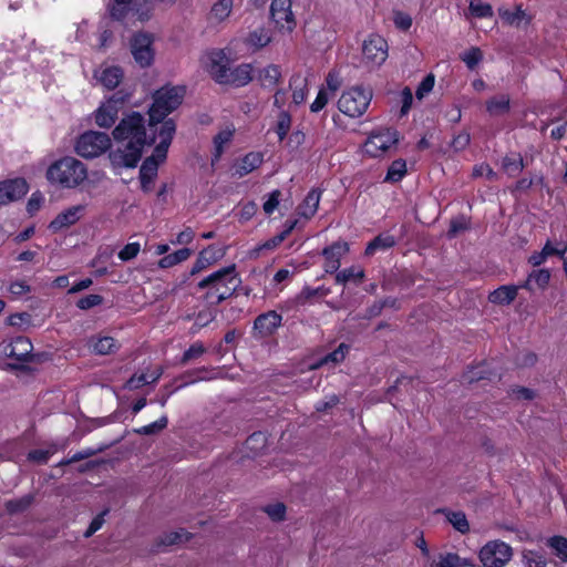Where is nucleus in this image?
I'll list each match as a JSON object with an SVG mask.
<instances>
[{"label": "nucleus", "instance_id": "obj_1", "mask_svg": "<svg viewBox=\"0 0 567 567\" xmlns=\"http://www.w3.org/2000/svg\"><path fill=\"white\" fill-rule=\"evenodd\" d=\"M161 127L150 130L145 126V118L138 112H131L124 116L113 130L114 140L121 144L109 155L115 167H135L140 162L143 148L158 140Z\"/></svg>", "mask_w": 567, "mask_h": 567}, {"label": "nucleus", "instance_id": "obj_2", "mask_svg": "<svg viewBox=\"0 0 567 567\" xmlns=\"http://www.w3.org/2000/svg\"><path fill=\"white\" fill-rule=\"evenodd\" d=\"M175 132L176 125L173 120L162 124L158 133V144L155 146L153 154L143 162L140 169V179L144 192L151 190L152 183L157 175L158 165L166 159Z\"/></svg>", "mask_w": 567, "mask_h": 567}, {"label": "nucleus", "instance_id": "obj_3", "mask_svg": "<svg viewBox=\"0 0 567 567\" xmlns=\"http://www.w3.org/2000/svg\"><path fill=\"white\" fill-rule=\"evenodd\" d=\"M185 87L179 85H164L153 94V103L150 106V130L161 127L168 114L174 112L183 102ZM171 118H168L169 121Z\"/></svg>", "mask_w": 567, "mask_h": 567}, {"label": "nucleus", "instance_id": "obj_4", "mask_svg": "<svg viewBox=\"0 0 567 567\" xmlns=\"http://www.w3.org/2000/svg\"><path fill=\"white\" fill-rule=\"evenodd\" d=\"M47 179L62 188H75L87 178L86 166L72 156L62 157L47 169Z\"/></svg>", "mask_w": 567, "mask_h": 567}, {"label": "nucleus", "instance_id": "obj_5", "mask_svg": "<svg viewBox=\"0 0 567 567\" xmlns=\"http://www.w3.org/2000/svg\"><path fill=\"white\" fill-rule=\"evenodd\" d=\"M239 279L236 275L235 266L221 268L198 282L199 289L208 288L206 299L216 298V303L228 299L237 289Z\"/></svg>", "mask_w": 567, "mask_h": 567}, {"label": "nucleus", "instance_id": "obj_6", "mask_svg": "<svg viewBox=\"0 0 567 567\" xmlns=\"http://www.w3.org/2000/svg\"><path fill=\"white\" fill-rule=\"evenodd\" d=\"M371 99V90L353 86L341 94L338 101V109L350 117H359L367 111Z\"/></svg>", "mask_w": 567, "mask_h": 567}, {"label": "nucleus", "instance_id": "obj_7", "mask_svg": "<svg viewBox=\"0 0 567 567\" xmlns=\"http://www.w3.org/2000/svg\"><path fill=\"white\" fill-rule=\"evenodd\" d=\"M111 147V138L106 133L87 131L84 132L76 141L75 152L84 158H94Z\"/></svg>", "mask_w": 567, "mask_h": 567}, {"label": "nucleus", "instance_id": "obj_8", "mask_svg": "<svg viewBox=\"0 0 567 567\" xmlns=\"http://www.w3.org/2000/svg\"><path fill=\"white\" fill-rule=\"evenodd\" d=\"M512 557L513 548L499 539L487 542L478 551L483 567H505Z\"/></svg>", "mask_w": 567, "mask_h": 567}, {"label": "nucleus", "instance_id": "obj_9", "mask_svg": "<svg viewBox=\"0 0 567 567\" xmlns=\"http://www.w3.org/2000/svg\"><path fill=\"white\" fill-rule=\"evenodd\" d=\"M130 51L136 64L148 68L155 59L154 35L147 32H137L130 40Z\"/></svg>", "mask_w": 567, "mask_h": 567}, {"label": "nucleus", "instance_id": "obj_10", "mask_svg": "<svg viewBox=\"0 0 567 567\" xmlns=\"http://www.w3.org/2000/svg\"><path fill=\"white\" fill-rule=\"evenodd\" d=\"M398 143V132L395 130L385 128L375 131L370 134L364 143V152L372 156L379 157L388 152Z\"/></svg>", "mask_w": 567, "mask_h": 567}, {"label": "nucleus", "instance_id": "obj_11", "mask_svg": "<svg viewBox=\"0 0 567 567\" xmlns=\"http://www.w3.org/2000/svg\"><path fill=\"white\" fill-rule=\"evenodd\" d=\"M270 17L278 31L290 33L296 28L295 14L291 10V0H272Z\"/></svg>", "mask_w": 567, "mask_h": 567}, {"label": "nucleus", "instance_id": "obj_12", "mask_svg": "<svg viewBox=\"0 0 567 567\" xmlns=\"http://www.w3.org/2000/svg\"><path fill=\"white\" fill-rule=\"evenodd\" d=\"M388 42L379 34H371L362 45L363 60L368 65L380 66L388 58Z\"/></svg>", "mask_w": 567, "mask_h": 567}, {"label": "nucleus", "instance_id": "obj_13", "mask_svg": "<svg viewBox=\"0 0 567 567\" xmlns=\"http://www.w3.org/2000/svg\"><path fill=\"white\" fill-rule=\"evenodd\" d=\"M122 104L123 100L115 96L103 102L94 113L95 124L103 128L111 127L117 120Z\"/></svg>", "mask_w": 567, "mask_h": 567}, {"label": "nucleus", "instance_id": "obj_14", "mask_svg": "<svg viewBox=\"0 0 567 567\" xmlns=\"http://www.w3.org/2000/svg\"><path fill=\"white\" fill-rule=\"evenodd\" d=\"M204 63L208 73L216 82L224 84L227 81L226 75L229 70V61L221 50L209 52Z\"/></svg>", "mask_w": 567, "mask_h": 567}, {"label": "nucleus", "instance_id": "obj_15", "mask_svg": "<svg viewBox=\"0 0 567 567\" xmlns=\"http://www.w3.org/2000/svg\"><path fill=\"white\" fill-rule=\"evenodd\" d=\"M28 189L29 186L23 178L0 182V206L22 198L28 193Z\"/></svg>", "mask_w": 567, "mask_h": 567}, {"label": "nucleus", "instance_id": "obj_16", "mask_svg": "<svg viewBox=\"0 0 567 567\" xmlns=\"http://www.w3.org/2000/svg\"><path fill=\"white\" fill-rule=\"evenodd\" d=\"M349 252V244L347 241H336L322 250L324 257L323 268L326 272H336L341 265V259Z\"/></svg>", "mask_w": 567, "mask_h": 567}, {"label": "nucleus", "instance_id": "obj_17", "mask_svg": "<svg viewBox=\"0 0 567 567\" xmlns=\"http://www.w3.org/2000/svg\"><path fill=\"white\" fill-rule=\"evenodd\" d=\"M85 207L76 205L61 212L50 224L49 229L58 233L64 228L74 225L83 215Z\"/></svg>", "mask_w": 567, "mask_h": 567}, {"label": "nucleus", "instance_id": "obj_18", "mask_svg": "<svg viewBox=\"0 0 567 567\" xmlns=\"http://www.w3.org/2000/svg\"><path fill=\"white\" fill-rule=\"evenodd\" d=\"M282 317L278 312L271 310L259 315L254 323V329L261 337L271 336L281 326Z\"/></svg>", "mask_w": 567, "mask_h": 567}, {"label": "nucleus", "instance_id": "obj_19", "mask_svg": "<svg viewBox=\"0 0 567 567\" xmlns=\"http://www.w3.org/2000/svg\"><path fill=\"white\" fill-rule=\"evenodd\" d=\"M32 343L25 337H17L3 349L7 357L16 359L18 361H27L32 352Z\"/></svg>", "mask_w": 567, "mask_h": 567}, {"label": "nucleus", "instance_id": "obj_20", "mask_svg": "<svg viewBox=\"0 0 567 567\" xmlns=\"http://www.w3.org/2000/svg\"><path fill=\"white\" fill-rule=\"evenodd\" d=\"M223 256V249L216 248L214 246L206 247L198 254L190 269V276H195L204 269L208 268L210 265L217 262Z\"/></svg>", "mask_w": 567, "mask_h": 567}, {"label": "nucleus", "instance_id": "obj_21", "mask_svg": "<svg viewBox=\"0 0 567 567\" xmlns=\"http://www.w3.org/2000/svg\"><path fill=\"white\" fill-rule=\"evenodd\" d=\"M94 78L107 90L115 89L123 79V71L118 66H102L96 70Z\"/></svg>", "mask_w": 567, "mask_h": 567}, {"label": "nucleus", "instance_id": "obj_22", "mask_svg": "<svg viewBox=\"0 0 567 567\" xmlns=\"http://www.w3.org/2000/svg\"><path fill=\"white\" fill-rule=\"evenodd\" d=\"M550 280V271L548 269L542 268L537 270H533L526 280L520 284L522 289H526L528 291H534L536 289L545 290Z\"/></svg>", "mask_w": 567, "mask_h": 567}, {"label": "nucleus", "instance_id": "obj_23", "mask_svg": "<svg viewBox=\"0 0 567 567\" xmlns=\"http://www.w3.org/2000/svg\"><path fill=\"white\" fill-rule=\"evenodd\" d=\"M520 285H505L495 289L488 295V300L495 305L506 306L512 303L517 297Z\"/></svg>", "mask_w": 567, "mask_h": 567}, {"label": "nucleus", "instance_id": "obj_24", "mask_svg": "<svg viewBox=\"0 0 567 567\" xmlns=\"http://www.w3.org/2000/svg\"><path fill=\"white\" fill-rule=\"evenodd\" d=\"M320 199L321 192L318 189H311L305 197L303 202L299 205L298 215L305 219L312 218L319 208Z\"/></svg>", "mask_w": 567, "mask_h": 567}, {"label": "nucleus", "instance_id": "obj_25", "mask_svg": "<svg viewBox=\"0 0 567 567\" xmlns=\"http://www.w3.org/2000/svg\"><path fill=\"white\" fill-rule=\"evenodd\" d=\"M251 71L252 69L250 64H241L235 69L229 68L228 73L226 75L227 81H225L224 84L244 86L251 81Z\"/></svg>", "mask_w": 567, "mask_h": 567}, {"label": "nucleus", "instance_id": "obj_26", "mask_svg": "<svg viewBox=\"0 0 567 567\" xmlns=\"http://www.w3.org/2000/svg\"><path fill=\"white\" fill-rule=\"evenodd\" d=\"M498 14L505 23L514 27H520L522 23L528 24L530 22V17L523 10L522 6H517L514 11L499 8Z\"/></svg>", "mask_w": 567, "mask_h": 567}, {"label": "nucleus", "instance_id": "obj_27", "mask_svg": "<svg viewBox=\"0 0 567 567\" xmlns=\"http://www.w3.org/2000/svg\"><path fill=\"white\" fill-rule=\"evenodd\" d=\"M264 157L261 153L250 152L243 157V159L236 166V175L243 177L262 164Z\"/></svg>", "mask_w": 567, "mask_h": 567}, {"label": "nucleus", "instance_id": "obj_28", "mask_svg": "<svg viewBox=\"0 0 567 567\" xmlns=\"http://www.w3.org/2000/svg\"><path fill=\"white\" fill-rule=\"evenodd\" d=\"M349 352V346L346 344V343H340L339 347L333 350L332 352L326 354L324 357H322L318 362H316L315 364H312V369H317V368H320L322 365H328V364H339L341 363L344 359H346V355L347 353Z\"/></svg>", "mask_w": 567, "mask_h": 567}, {"label": "nucleus", "instance_id": "obj_29", "mask_svg": "<svg viewBox=\"0 0 567 567\" xmlns=\"http://www.w3.org/2000/svg\"><path fill=\"white\" fill-rule=\"evenodd\" d=\"M364 278V270L359 266H351L336 275V282L338 285H347L348 282L360 284Z\"/></svg>", "mask_w": 567, "mask_h": 567}, {"label": "nucleus", "instance_id": "obj_30", "mask_svg": "<svg viewBox=\"0 0 567 567\" xmlns=\"http://www.w3.org/2000/svg\"><path fill=\"white\" fill-rule=\"evenodd\" d=\"M193 251L189 248H182L173 254L166 255L158 260V267L162 269H167L173 266H176L185 260H187L192 256Z\"/></svg>", "mask_w": 567, "mask_h": 567}, {"label": "nucleus", "instance_id": "obj_31", "mask_svg": "<svg viewBox=\"0 0 567 567\" xmlns=\"http://www.w3.org/2000/svg\"><path fill=\"white\" fill-rule=\"evenodd\" d=\"M395 245V239L392 235L381 234L370 241L365 248V255L372 256L378 250H385Z\"/></svg>", "mask_w": 567, "mask_h": 567}, {"label": "nucleus", "instance_id": "obj_32", "mask_svg": "<svg viewBox=\"0 0 567 567\" xmlns=\"http://www.w3.org/2000/svg\"><path fill=\"white\" fill-rule=\"evenodd\" d=\"M525 167L520 154L506 155L502 161L503 171L511 177L517 176Z\"/></svg>", "mask_w": 567, "mask_h": 567}, {"label": "nucleus", "instance_id": "obj_33", "mask_svg": "<svg viewBox=\"0 0 567 567\" xmlns=\"http://www.w3.org/2000/svg\"><path fill=\"white\" fill-rule=\"evenodd\" d=\"M473 566L472 561L460 557L457 554L449 553L442 555L437 560L433 561L431 567H467Z\"/></svg>", "mask_w": 567, "mask_h": 567}, {"label": "nucleus", "instance_id": "obj_34", "mask_svg": "<svg viewBox=\"0 0 567 567\" xmlns=\"http://www.w3.org/2000/svg\"><path fill=\"white\" fill-rule=\"evenodd\" d=\"M234 0H217L210 10V19L216 22L225 21L231 13Z\"/></svg>", "mask_w": 567, "mask_h": 567}, {"label": "nucleus", "instance_id": "obj_35", "mask_svg": "<svg viewBox=\"0 0 567 567\" xmlns=\"http://www.w3.org/2000/svg\"><path fill=\"white\" fill-rule=\"evenodd\" d=\"M290 89L292 90V101L295 104H301L307 96V80L301 75H293L290 79Z\"/></svg>", "mask_w": 567, "mask_h": 567}, {"label": "nucleus", "instance_id": "obj_36", "mask_svg": "<svg viewBox=\"0 0 567 567\" xmlns=\"http://www.w3.org/2000/svg\"><path fill=\"white\" fill-rule=\"evenodd\" d=\"M270 41L269 31L264 28L251 31L246 39V43L255 50L266 47Z\"/></svg>", "mask_w": 567, "mask_h": 567}, {"label": "nucleus", "instance_id": "obj_37", "mask_svg": "<svg viewBox=\"0 0 567 567\" xmlns=\"http://www.w3.org/2000/svg\"><path fill=\"white\" fill-rule=\"evenodd\" d=\"M486 110L491 115H501L509 110L508 95L494 96L486 102Z\"/></svg>", "mask_w": 567, "mask_h": 567}, {"label": "nucleus", "instance_id": "obj_38", "mask_svg": "<svg viewBox=\"0 0 567 567\" xmlns=\"http://www.w3.org/2000/svg\"><path fill=\"white\" fill-rule=\"evenodd\" d=\"M235 130L230 126L225 127L221 130L214 138V147H215V159H219L221 156L225 146L231 141L234 136Z\"/></svg>", "mask_w": 567, "mask_h": 567}, {"label": "nucleus", "instance_id": "obj_39", "mask_svg": "<svg viewBox=\"0 0 567 567\" xmlns=\"http://www.w3.org/2000/svg\"><path fill=\"white\" fill-rule=\"evenodd\" d=\"M161 371H155L151 375H147L145 373L134 374L126 382L125 388L128 390H135L145 384L155 383L161 378Z\"/></svg>", "mask_w": 567, "mask_h": 567}, {"label": "nucleus", "instance_id": "obj_40", "mask_svg": "<svg viewBox=\"0 0 567 567\" xmlns=\"http://www.w3.org/2000/svg\"><path fill=\"white\" fill-rule=\"evenodd\" d=\"M547 546L554 551L560 561L567 563V538L564 536H551L547 539Z\"/></svg>", "mask_w": 567, "mask_h": 567}, {"label": "nucleus", "instance_id": "obj_41", "mask_svg": "<svg viewBox=\"0 0 567 567\" xmlns=\"http://www.w3.org/2000/svg\"><path fill=\"white\" fill-rule=\"evenodd\" d=\"M545 254L547 257L557 256L563 261L567 252V240L564 239H548L544 245Z\"/></svg>", "mask_w": 567, "mask_h": 567}, {"label": "nucleus", "instance_id": "obj_42", "mask_svg": "<svg viewBox=\"0 0 567 567\" xmlns=\"http://www.w3.org/2000/svg\"><path fill=\"white\" fill-rule=\"evenodd\" d=\"M93 351L97 354H109L114 352L118 346L112 337H100L92 343Z\"/></svg>", "mask_w": 567, "mask_h": 567}, {"label": "nucleus", "instance_id": "obj_43", "mask_svg": "<svg viewBox=\"0 0 567 567\" xmlns=\"http://www.w3.org/2000/svg\"><path fill=\"white\" fill-rule=\"evenodd\" d=\"M522 561L525 567H547V560L545 556L536 550H523Z\"/></svg>", "mask_w": 567, "mask_h": 567}, {"label": "nucleus", "instance_id": "obj_44", "mask_svg": "<svg viewBox=\"0 0 567 567\" xmlns=\"http://www.w3.org/2000/svg\"><path fill=\"white\" fill-rule=\"evenodd\" d=\"M406 173V163L403 159H396L390 165L385 181L386 182H399Z\"/></svg>", "mask_w": 567, "mask_h": 567}, {"label": "nucleus", "instance_id": "obj_45", "mask_svg": "<svg viewBox=\"0 0 567 567\" xmlns=\"http://www.w3.org/2000/svg\"><path fill=\"white\" fill-rule=\"evenodd\" d=\"M447 520L461 534H466L470 530V524L463 512H450L446 515Z\"/></svg>", "mask_w": 567, "mask_h": 567}, {"label": "nucleus", "instance_id": "obj_46", "mask_svg": "<svg viewBox=\"0 0 567 567\" xmlns=\"http://www.w3.org/2000/svg\"><path fill=\"white\" fill-rule=\"evenodd\" d=\"M281 73L277 65H268L260 73V80L265 86L274 85L278 82Z\"/></svg>", "mask_w": 567, "mask_h": 567}, {"label": "nucleus", "instance_id": "obj_47", "mask_svg": "<svg viewBox=\"0 0 567 567\" xmlns=\"http://www.w3.org/2000/svg\"><path fill=\"white\" fill-rule=\"evenodd\" d=\"M168 420L166 415H163L157 421L136 429L135 432L143 435H151L164 430L167 426Z\"/></svg>", "mask_w": 567, "mask_h": 567}, {"label": "nucleus", "instance_id": "obj_48", "mask_svg": "<svg viewBox=\"0 0 567 567\" xmlns=\"http://www.w3.org/2000/svg\"><path fill=\"white\" fill-rule=\"evenodd\" d=\"M471 13L478 18H487L493 16V9L488 3L480 0H472L468 7Z\"/></svg>", "mask_w": 567, "mask_h": 567}, {"label": "nucleus", "instance_id": "obj_49", "mask_svg": "<svg viewBox=\"0 0 567 567\" xmlns=\"http://www.w3.org/2000/svg\"><path fill=\"white\" fill-rule=\"evenodd\" d=\"M141 251V244L138 241H133L126 244L120 251H118V258L122 261H130L137 257V255Z\"/></svg>", "mask_w": 567, "mask_h": 567}, {"label": "nucleus", "instance_id": "obj_50", "mask_svg": "<svg viewBox=\"0 0 567 567\" xmlns=\"http://www.w3.org/2000/svg\"><path fill=\"white\" fill-rule=\"evenodd\" d=\"M291 125V117L287 112H281L278 116V123L276 133L278 135L279 141L286 138Z\"/></svg>", "mask_w": 567, "mask_h": 567}, {"label": "nucleus", "instance_id": "obj_51", "mask_svg": "<svg viewBox=\"0 0 567 567\" xmlns=\"http://www.w3.org/2000/svg\"><path fill=\"white\" fill-rule=\"evenodd\" d=\"M32 502L31 496H24L19 499H12L6 503V507L10 513H18L27 509Z\"/></svg>", "mask_w": 567, "mask_h": 567}, {"label": "nucleus", "instance_id": "obj_52", "mask_svg": "<svg viewBox=\"0 0 567 567\" xmlns=\"http://www.w3.org/2000/svg\"><path fill=\"white\" fill-rule=\"evenodd\" d=\"M435 78L433 74L426 75L422 82L419 84L416 89V97L422 100L425 95H427L434 87Z\"/></svg>", "mask_w": 567, "mask_h": 567}, {"label": "nucleus", "instance_id": "obj_53", "mask_svg": "<svg viewBox=\"0 0 567 567\" xmlns=\"http://www.w3.org/2000/svg\"><path fill=\"white\" fill-rule=\"evenodd\" d=\"M280 196H281V192L279 189H275L268 195V198L265 200V203L262 205L264 212L267 215L272 214L275 212V209L278 207L279 202H280Z\"/></svg>", "mask_w": 567, "mask_h": 567}, {"label": "nucleus", "instance_id": "obj_54", "mask_svg": "<svg viewBox=\"0 0 567 567\" xmlns=\"http://www.w3.org/2000/svg\"><path fill=\"white\" fill-rule=\"evenodd\" d=\"M265 512L274 522H280L285 518L286 506L282 503L271 504L265 508Z\"/></svg>", "mask_w": 567, "mask_h": 567}, {"label": "nucleus", "instance_id": "obj_55", "mask_svg": "<svg viewBox=\"0 0 567 567\" xmlns=\"http://www.w3.org/2000/svg\"><path fill=\"white\" fill-rule=\"evenodd\" d=\"M205 347L200 342L193 343L183 354L182 363H187L193 359L199 358L205 352Z\"/></svg>", "mask_w": 567, "mask_h": 567}, {"label": "nucleus", "instance_id": "obj_56", "mask_svg": "<svg viewBox=\"0 0 567 567\" xmlns=\"http://www.w3.org/2000/svg\"><path fill=\"white\" fill-rule=\"evenodd\" d=\"M103 302V298L100 295H87L78 300L76 306L82 310H87L93 307L100 306Z\"/></svg>", "mask_w": 567, "mask_h": 567}, {"label": "nucleus", "instance_id": "obj_57", "mask_svg": "<svg viewBox=\"0 0 567 567\" xmlns=\"http://www.w3.org/2000/svg\"><path fill=\"white\" fill-rule=\"evenodd\" d=\"M462 60L470 69H474L482 60V52L478 48H472L462 55Z\"/></svg>", "mask_w": 567, "mask_h": 567}, {"label": "nucleus", "instance_id": "obj_58", "mask_svg": "<svg viewBox=\"0 0 567 567\" xmlns=\"http://www.w3.org/2000/svg\"><path fill=\"white\" fill-rule=\"evenodd\" d=\"M393 22L398 29L406 31L412 25V18L408 13L398 11L394 13Z\"/></svg>", "mask_w": 567, "mask_h": 567}, {"label": "nucleus", "instance_id": "obj_59", "mask_svg": "<svg viewBox=\"0 0 567 567\" xmlns=\"http://www.w3.org/2000/svg\"><path fill=\"white\" fill-rule=\"evenodd\" d=\"M54 450H33L29 452L28 458L37 463H47L51 455L54 454Z\"/></svg>", "mask_w": 567, "mask_h": 567}, {"label": "nucleus", "instance_id": "obj_60", "mask_svg": "<svg viewBox=\"0 0 567 567\" xmlns=\"http://www.w3.org/2000/svg\"><path fill=\"white\" fill-rule=\"evenodd\" d=\"M328 101L329 96L327 91L324 89H321L318 92L316 100L310 105L311 112L317 113L321 111L327 105Z\"/></svg>", "mask_w": 567, "mask_h": 567}, {"label": "nucleus", "instance_id": "obj_61", "mask_svg": "<svg viewBox=\"0 0 567 567\" xmlns=\"http://www.w3.org/2000/svg\"><path fill=\"white\" fill-rule=\"evenodd\" d=\"M401 115H406L411 109L413 102V95L410 87H404L401 92Z\"/></svg>", "mask_w": 567, "mask_h": 567}, {"label": "nucleus", "instance_id": "obj_62", "mask_svg": "<svg viewBox=\"0 0 567 567\" xmlns=\"http://www.w3.org/2000/svg\"><path fill=\"white\" fill-rule=\"evenodd\" d=\"M473 174L476 177L485 176L489 181L495 179L497 176L496 173L493 171V168L487 164H481V165L475 166Z\"/></svg>", "mask_w": 567, "mask_h": 567}, {"label": "nucleus", "instance_id": "obj_63", "mask_svg": "<svg viewBox=\"0 0 567 567\" xmlns=\"http://www.w3.org/2000/svg\"><path fill=\"white\" fill-rule=\"evenodd\" d=\"M194 231L192 228L187 227L184 230H182L177 236L175 240H172L173 245H187L193 241L194 239Z\"/></svg>", "mask_w": 567, "mask_h": 567}, {"label": "nucleus", "instance_id": "obj_64", "mask_svg": "<svg viewBox=\"0 0 567 567\" xmlns=\"http://www.w3.org/2000/svg\"><path fill=\"white\" fill-rule=\"evenodd\" d=\"M43 203V196L40 193H33L28 200L27 209L28 213L33 215L38 212Z\"/></svg>", "mask_w": 567, "mask_h": 567}]
</instances>
